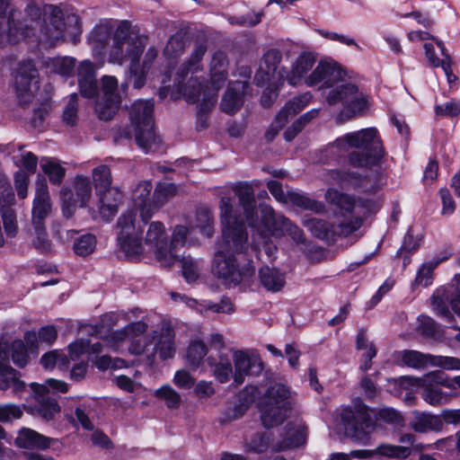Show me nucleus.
I'll return each instance as SVG.
<instances>
[{"label":"nucleus","mask_w":460,"mask_h":460,"mask_svg":"<svg viewBox=\"0 0 460 460\" xmlns=\"http://www.w3.org/2000/svg\"><path fill=\"white\" fill-rule=\"evenodd\" d=\"M43 64L49 73L66 76L73 74L75 59L70 57L48 58Z\"/></svg>","instance_id":"4c0bfd02"},{"label":"nucleus","mask_w":460,"mask_h":460,"mask_svg":"<svg viewBox=\"0 0 460 460\" xmlns=\"http://www.w3.org/2000/svg\"><path fill=\"white\" fill-rule=\"evenodd\" d=\"M341 79L342 71L335 63L322 60L305 78V84L309 87L322 84V88L331 89Z\"/></svg>","instance_id":"a211bd4d"},{"label":"nucleus","mask_w":460,"mask_h":460,"mask_svg":"<svg viewBox=\"0 0 460 460\" xmlns=\"http://www.w3.org/2000/svg\"><path fill=\"white\" fill-rule=\"evenodd\" d=\"M402 362L407 367L413 368H423L430 366V354H423L417 350H402L400 352Z\"/></svg>","instance_id":"09e8293b"},{"label":"nucleus","mask_w":460,"mask_h":460,"mask_svg":"<svg viewBox=\"0 0 460 460\" xmlns=\"http://www.w3.org/2000/svg\"><path fill=\"white\" fill-rule=\"evenodd\" d=\"M182 274L188 282L197 280L199 275V261L191 258L190 256H182L181 259Z\"/></svg>","instance_id":"13d9d810"},{"label":"nucleus","mask_w":460,"mask_h":460,"mask_svg":"<svg viewBox=\"0 0 460 460\" xmlns=\"http://www.w3.org/2000/svg\"><path fill=\"white\" fill-rule=\"evenodd\" d=\"M326 102L330 105L342 103L344 108L337 116V120L341 123L361 114L367 103L366 96L353 84L332 86L326 93Z\"/></svg>","instance_id":"6e6552de"},{"label":"nucleus","mask_w":460,"mask_h":460,"mask_svg":"<svg viewBox=\"0 0 460 460\" xmlns=\"http://www.w3.org/2000/svg\"><path fill=\"white\" fill-rule=\"evenodd\" d=\"M154 102L151 100L135 102L129 111L130 128L135 141L145 153L155 150L159 139L154 130Z\"/></svg>","instance_id":"39448f33"},{"label":"nucleus","mask_w":460,"mask_h":460,"mask_svg":"<svg viewBox=\"0 0 460 460\" xmlns=\"http://www.w3.org/2000/svg\"><path fill=\"white\" fill-rule=\"evenodd\" d=\"M99 196V213L105 221H111L117 214L119 205L122 200V193L117 188H111L100 192Z\"/></svg>","instance_id":"393cba45"},{"label":"nucleus","mask_w":460,"mask_h":460,"mask_svg":"<svg viewBox=\"0 0 460 460\" xmlns=\"http://www.w3.org/2000/svg\"><path fill=\"white\" fill-rule=\"evenodd\" d=\"M229 60L223 50H216L211 54L209 61L210 81L215 90L222 88L228 77Z\"/></svg>","instance_id":"b1692460"},{"label":"nucleus","mask_w":460,"mask_h":460,"mask_svg":"<svg viewBox=\"0 0 460 460\" xmlns=\"http://www.w3.org/2000/svg\"><path fill=\"white\" fill-rule=\"evenodd\" d=\"M101 81L102 98L97 102L95 111L100 119L110 120L118 111L128 84L119 87L118 79L113 75H103Z\"/></svg>","instance_id":"9b49d317"},{"label":"nucleus","mask_w":460,"mask_h":460,"mask_svg":"<svg viewBox=\"0 0 460 460\" xmlns=\"http://www.w3.org/2000/svg\"><path fill=\"white\" fill-rule=\"evenodd\" d=\"M437 262H426L418 270L417 276L414 279V285L427 287L431 283L432 272L437 267Z\"/></svg>","instance_id":"e2e57ef3"},{"label":"nucleus","mask_w":460,"mask_h":460,"mask_svg":"<svg viewBox=\"0 0 460 460\" xmlns=\"http://www.w3.org/2000/svg\"><path fill=\"white\" fill-rule=\"evenodd\" d=\"M77 93H74L70 94L68 102L63 111V121L67 125L74 126L77 120Z\"/></svg>","instance_id":"052dcab7"},{"label":"nucleus","mask_w":460,"mask_h":460,"mask_svg":"<svg viewBox=\"0 0 460 460\" xmlns=\"http://www.w3.org/2000/svg\"><path fill=\"white\" fill-rule=\"evenodd\" d=\"M246 87L247 84L242 81L229 84L221 101V109L224 112L234 114L241 109L243 104V95Z\"/></svg>","instance_id":"a878e982"},{"label":"nucleus","mask_w":460,"mask_h":460,"mask_svg":"<svg viewBox=\"0 0 460 460\" xmlns=\"http://www.w3.org/2000/svg\"><path fill=\"white\" fill-rule=\"evenodd\" d=\"M306 428L304 424L288 423L284 438L273 446L274 450L281 451L298 447L305 443Z\"/></svg>","instance_id":"7c9ffc66"},{"label":"nucleus","mask_w":460,"mask_h":460,"mask_svg":"<svg viewBox=\"0 0 460 460\" xmlns=\"http://www.w3.org/2000/svg\"><path fill=\"white\" fill-rule=\"evenodd\" d=\"M122 25L127 26L130 35L143 36L139 31L132 30L128 21L121 22L115 30L111 22H101L93 29L88 36V42L93 52L96 55L108 54L110 63L115 36Z\"/></svg>","instance_id":"ddd939ff"},{"label":"nucleus","mask_w":460,"mask_h":460,"mask_svg":"<svg viewBox=\"0 0 460 460\" xmlns=\"http://www.w3.org/2000/svg\"><path fill=\"white\" fill-rule=\"evenodd\" d=\"M155 349L161 359L165 360L174 356V334L170 329L164 330L159 337Z\"/></svg>","instance_id":"37998d69"},{"label":"nucleus","mask_w":460,"mask_h":460,"mask_svg":"<svg viewBox=\"0 0 460 460\" xmlns=\"http://www.w3.org/2000/svg\"><path fill=\"white\" fill-rule=\"evenodd\" d=\"M451 299L448 291L445 288L437 289L430 298L433 310L439 316L447 320L448 323H452L454 319V316L447 307V303H450Z\"/></svg>","instance_id":"ea45409f"},{"label":"nucleus","mask_w":460,"mask_h":460,"mask_svg":"<svg viewBox=\"0 0 460 460\" xmlns=\"http://www.w3.org/2000/svg\"><path fill=\"white\" fill-rule=\"evenodd\" d=\"M289 391L281 384H274L265 393L261 404L262 425L270 429L278 426L290 411Z\"/></svg>","instance_id":"1a4fd4ad"},{"label":"nucleus","mask_w":460,"mask_h":460,"mask_svg":"<svg viewBox=\"0 0 460 460\" xmlns=\"http://www.w3.org/2000/svg\"><path fill=\"white\" fill-rule=\"evenodd\" d=\"M146 224L142 222L136 209H128L118 218V245L126 255L136 256L143 252L142 235Z\"/></svg>","instance_id":"423d86ee"},{"label":"nucleus","mask_w":460,"mask_h":460,"mask_svg":"<svg viewBox=\"0 0 460 460\" xmlns=\"http://www.w3.org/2000/svg\"><path fill=\"white\" fill-rule=\"evenodd\" d=\"M319 109H312L303 115H301L293 124L288 127L285 133L284 137L287 141L293 140L298 133H300L303 128L308 124L311 120L315 119L319 115Z\"/></svg>","instance_id":"de8ad7c7"},{"label":"nucleus","mask_w":460,"mask_h":460,"mask_svg":"<svg viewBox=\"0 0 460 460\" xmlns=\"http://www.w3.org/2000/svg\"><path fill=\"white\" fill-rule=\"evenodd\" d=\"M12 359L13 363L20 367H24L28 362L27 349L22 341H14L11 344Z\"/></svg>","instance_id":"bf43d9fd"},{"label":"nucleus","mask_w":460,"mask_h":460,"mask_svg":"<svg viewBox=\"0 0 460 460\" xmlns=\"http://www.w3.org/2000/svg\"><path fill=\"white\" fill-rule=\"evenodd\" d=\"M146 36L130 35L126 25H122L115 36L111 52V63L122 65L129 59L130 76L135 88H141L146 83L147 69L139 64V58L146 45Z\"/></svg>","instance_id":"7ed1b4c3"},{"label":"nucleus","mask_w":460,"mask_h":460,"mask_svg":"<svg viewBox=\"0 0 460 460\" xmlns=\"http://www.w3.org/2000/svg\"><path fill=\"white\" fill-rule=\"evenodd\" d=\"M2 218L5 233L9 236H14L17 232V221L13 209L1 208Z\"/></svg>","instance_id":"0e129e2a"},{"label":"nucleus","mask_w":460,"mask_h":460,"mask_svg":"<svg viewBox=\"0 0 460 460\" xmlns=\"http://www.w3.org/2000/svg\"><path fill=\"white\" fill-rule=\"evenodd\" d=\"M261 285L270 292L280 291L286 283L285 274L276 268L263 266L259 270Z\"/></svg>","instance_id":"473e14b6"},{"label":"nucleus","mask_w":460,"mask_h":460,"mask_svg":"<svg viewBox=\"0 0 460 460\" xmlns=\"http://www.w3.org/2000/svg\"><path fill=\"white\" fill-rule=\"evenodd\" d=\"M40 363L46 369L53 368L57 364L65 366L67 363L66 355L58 353L57 350H53L45 353L41 358Z\"/></svg>","instance_id":"774afa93"},{"label":"nucleus","mask_w":460,"mask_h":460,"mask_svg":"<svg viewBox=\"0 0 460 460\" xmlns=\"http://www.w3.org/2000/svg\"><path fill=\"white\" fill-rule=\"evenodd\" d=\"M430 366L440 367L447 370H460V359L454 357L432 355Z\"/></svg>","instance_id":"338daca9"},{"label":"nucleus","mask_w":460,"mask_h":460,"mask_svg":"<svg viewBox=\"0 0 460 460\" xmlns=\"http://www.w3.org/2000/svg\"><path fill=\"white\" fill-rule=\"evenodd\" d=\"M211 272L224 285L234 287L250 279L255 273V268L251 261L240 268L233 254L218 250L212 260Z\"/></svg>","instance_id":"0eeeda50"},{"label":"nucleus","mask_w":460,"mask_h":460,"mask_svg":"<svg viewBox=\"0 0 460 460\" xmlns=\"http://www.w3.org/2000/svg\"><path fill=\"white\" fill-rule=\"evenodd\" d=\"M282 59V53L277 49H269L263 56L260 65L259 71L255 75L256 80H261L262 84H283L286 81L287 69L281 67L278 70L279 65Z\"/></svg>","instance_id":"dca6fc26"},{"label":"nucleus","mask_w":460,"mask_h":460,"mask_svg":"<svg viewBox=\"0 0 460 460\" xmlns=\"http://www.w3.org/2000/svg\"><path fill=\"white\" fill-rule=\"evenodd\" d=\"M341 418L346 436L356 441H366L367 436L375 429L370 410L359 399L355 401L353 407L344 409Z\"/></svg>","instance_id":"9d476101"},{"label":"nucleus","mask_w":460,"mask_h":460,"mask_svg":"<svg viewBox=\"0 0 460 460\" xmlns=\"http://www.w3.org/2000/svg\"><path fill=\"white\" fill-rule=\"evenodd\" d=\"M38 77V71L31 60L20 64L14 85L21 104L27 105L33 100L40 87Z\"/></svg>","instance_id":"2eb2a0df"},{"label":"nucleus","mask_w":460,"mask_h":460,"mask_svg":"<svg viewBox=\"0 0 460 460\" xmlns=\"http://www.w3.org/2000/svg\"><path fill=\"white\" fill-rule=\"evenodd\" d=\"M186 47V32L183 30L177 31L168 40L164 53L169 58L181 56Z\"/></svg>","instance_id":"8fccbe9b"},{"label":"nucleus","mask_w":460,"mask_h":460,"mask_svg":"<svg viewBox=\"0 0 460 460\" xmlns=\"http://www.w3.org/2000/svg\"><path fill=\"white\" fill-rule=\"evenodd\" d=\"M145 243L154 250L157 261L163 267H170L175 261L180 260L178 254L167 250L165 227L160 221H154L149 225Z\"/></svg>","instance_id":"4468645a"},{"label":"nucleus","mask_w":460,"mask_h":460,"mask_svg":"<svg viewBox=\"0 0 460 460\" xmlns=\"http://www.w3.org/2000/svg\"><path fill=\"white\" fill-rule=\"evenodd\" d=\"M412 449L406 446H397L392 444H382L378 446L375 452L384 457L404 460L411 454Z\"/></svg>","instance_id":"49530a36"},{"label":"nucleus","mask_w":460,"mask_h":460,"mask_svg":"<svg viewBox=\"0 0 460 460\" xmlns=\"http://www.w3.org/2000/svg\"><path fill=\"white\" fill-rule=\"evenodd\" d=\"M234 364V382L239 385L246 376H259L263 370V363L257 355H249L243 350H234L233 354Z\"/></svg>","instance_id":"f3484780"},{"label":"nucleus","mask_w":460,"mask_h":460,"mask_svg":"<svg viewBox=\"0 0 460 460\" xmlns=\"http://www.w3.org/2000/svg\"><path fill=\"white\" fill-rule=\"evenodd\" d=\"M261 217L263 226L273 235H284L286 230L291 227V221L281 214H276L270 206L263 205L261 207Z\"/></svg>","instance_id":"c85d7f7f"},{"label":"nucleus","mask_w":460,"mask_h":460,"mask_svg":"<svg viewBox=\"0 0 460 460\" xmlns=\"http://www.w3.org/2000/svg\"><path fill=\"white\" fill-rule=\"evenodd\" d=\"M51 441V438L26 428H23L16 438V444L24 448H48Z\"/></svg>","instance_id":"f704fd0d"},{"label":"nucleus","mask_w":460,"mask_h":460,"mask_svg":"<svg viewBox=\"0 0 460 460\" xmlns=\"http://www.w3.org/2000/svg\"><path fill=\"white\" fill-rule=\"evenodd\" d=\"M8 344L0 342V360L7 358ZM13 388L14 394H19L25 387L24 382L19 378V374L9 365L0 362V389Z\"/></svg>","instance_id":"5701e85b"},{"label":"nucleus","mask_w":460,"mask_h":460,"mask_svg":"<svg viewBox=\"0 0 460 460\" xmlns=\"http://www.w3.org/2000/svg\"><path fill=\"white\" fill-rule=\"evenodd\" d=\"M32 226L34 234V237L32 238L33 247L40 252H47L50 251L51 243L48 238L45 225L32 224Z\"/></svg>","instance_id":"6e6d98bb"},{"label":"nucleus","mask_w":460,"mask_h":460,"mask_svg":"<svg viewBox=\"0 0 460 460\" xmlns=\"http://www.w3.org/2000/svg\"><path fill=\"white\" fill-rule=\"evenodd\" d=\"M208 46L205 42L195 43L189 58L178 67L174 77V85L183 98L190 103L199 100L202 93H217L204 90L205 78L199 75L203 71L202 60L207 53Z\"/></svg>","instance_id":"f03ea898"},{"label":"nucleus","mask_w":460,"mask_h":460,"mask_svg":"<svg viewBox=\"0 0 460 460\" xmlns=\"http://www.w3.org/2000/svg\"><path fill=\"white\" fill-rule=\"evenodd\" d=\"M51 203L49 188L44 179L36 182L35 197L32 207V224L45 225V219L50 214Z\"/></svg>","instance_id":"4be33fe9"},{"label":"nucleus","mask_w":460,"mask_h":460,"mask_svg":"<svg viewBox=\"0 0 460 460\" xmlns=\"http://www.w3.org/2000/svg\"><path fill=\"white\" fill-rule=\"evenodd\" d=\"M199 228L202 234L211 237L214 234V218L208 208H199L196 211L195 224L192 228Z\"/></svg>","instance_id":"c03bdc74"},{"label":"nucleus","mask_w":460,"mask_h":460,"mask_svg":"<svg viewBox=\"0 0 460 460\" xmlns=\"http://www.w3.org/2000/svg\"><path fill=\"white\" fill-rule=\"evenodd\" d=\"M40 168L42 172L48 175L52 184H61L66 175V169L61 165L58 160L52 157H42L40 159Z\"/></svg>","instance_id":"58836bf2"},{"label":"nucleus","mask_w":460,"mask_h":460,"mask_svg":"<svg viewBox=\"0 0 460 460\" xmlns=\"http://www.w3.org/2000/svg\"><path fill=\"white\" fill-rule=\"evenodd\" d=\"M270 437L266 433H258L246 444V450L252 453H263L270 446Z\"/></svg>","instance_id":"680f3d73"},{"label":"nucleus","mask_w":460,"mask_h":460,"mask_svg":"<svg viewBox=\"0 0 460 460\" xmlns=\"http://www.w3.org/2000/svg\"><path fill=\"white\" fill-rule=\"evenodd\" d=\"M327 202L339 209L341 213H351L357 207L355 199L334 189H329L325 193Z\"/></svg>","instance_id":"e433bc0d"},{"label":"nucleus","mask_w":460,"mask_h":460,"mask_svg":"<svg viewBox=\"0 0 460 460\" xmlns=\"http://www.w3.org/2000/svg\"><path fill=\"white\" fill-rule=\"evenodd\" d=\"M176 190L177 188L173 183H158L153 194L152 204H149L148 210L144 211L143 223H148L155 213L176 193Z\"/></svg>","instance_id":"c756f323"},{"label":"nucleus","mask_w":460,"mask_h":460,"mask_svg":"<svg viewBox=\"0 0 460 460\" xmlns=\"http://www.w3.org/2000/svg\"><path fill=\"white\" fill-rule=\"evenodd\" d=\"M93 181L96 192L112 188V178L110 168L102 164L93 170Z\"/></svg>","instance_id":"864d4df0"},{"label":"nucleus","mask_w":460,"mask_h":460,"mask_svg":"<svg viewBox=\"0 0 460 460\" xmlns=\"http://www.w3.org/2000/svg\"><path fill=\"white\" fill-rule=\"evenodd\" d=\"M412 429L417 432H427L429 430H439L442 429L443 421L440 417L429 413H418L411 424Z\"/></svg>","instance_id":"a19ab883"},{"label":"nucleus","mask_w":460,"mask_h":460,"mask_svg":"<svg viewBox=\"0 0 460 460\" xmlns=\"http://www.w3.org/2000/svg\"><path fill=\"white\" fill-rule=\"evenodd\" d=\"M154 395L163 400L169 409H178L181 403L180 394L169 385H164L155 390Z\"/></svg>","instance_id":"603ef678"},{"label":"nucleus","mask_w":460,"mask_h":460,"mask_svg":"<svg viewBox=\"0 0 460 460\" xmlns=\"http://www.w3.org/2000/svg\"><path fill=\"white\" fill-rule=\"evenodd\" d=\"M31 389L36 400V411L45 420H53L55 415L59 412L60 408L57 399L50 394L49 388L43 385L31 383Z\"/></svg>","instance_id":"412c9836"},{"label":"nucleus","mask_w":460,"mask_h":460,"mask_svg":"<svg viewBox=\"0 0 460 460\" xmlns=\"http://www.w3.org/2000/svg\"><path fill=\"white\" fill-rule=\"evenodd\" d=\"M222 243L219 250L242 253L248 248V233L243 219L235 213L233 199L223 196L219 202Z\"/></svg>","instance_id":"20e7f679"},{"label":"nucleus","mask_w":460,"mask_h":460,"mask_svg":"<svg viewBox=\"0 0 460 460\" xmlns=\"http://www.w3.org/2000/svg\"><path fill=\"white\" fill-rule=\"evenodd\" d=\"M207 352L208 349L204 342L200 341H192L187 349L188 363L193 367H197L207 355Z\"/></svg>","instance_id":"4d7b16f0"},{"label":"nucleus","mask_w":460,"mask_h":460,"mask_svg":"<svg viewBox=\"0 0 460 460\" xmlns=\"http://www.w3.org/2000/svg\"><path fill=\"white\" fill-rule=\"evenodd\" d=\"M50 17L45 28V35L51 44L66 38V23L63 20L61 9L55 5H50Z\"/></svg>","instance_id":"2f4dec72"},{"label":"nucleus","mask_w":460,"mask_h":460,"mask_svg":"<svg viewBox=\"0 0 460 460\" xmlns=\"http://www.w3.org/2000/svg\"><path fill=\"white\" fill-rule=\"evenodd\" d=\"M362 223V218L359 217L339 219L332 223V234L337 236H348L359 229Z\"/></svg>","instance_id":"3c124183"},{"label":"nucleus","mask_w":460,"mask_h":460,"mask_svg":"<svg viewBox=\"0 0 460 460\" xmlns=\"http://www.w3.org/2000/svg\"><path fill=\"white\" fill-rule=\"evenodd\" d=\"M287 203L289 202L299 208L315 212H321L323 209V205L321 202H317L304 193L289 190L287 192Z\"/></svg>","instance_id":"a18cd8bd"},{"label":"nucleus","mask_w":460,"mask_h":460,"mask_svg":"<svg viewBox=\"0 0 460 460\" xmlns=\"http://www.w3.org/2000/svg\"><path fill=\"white\" fill-rule=\"evenodd\" d=\"M260 186L259 181H237L232 189L238 198L239 205L243 210L246 220L250 226H253L256 221V199L254 196V189Z\"/></svg>","instance_id":"6ab92c4d"},{"label":"nucleus","mask_w":460,"mask_h":460,"mask_svg":"<svg viewBox=\"0 0 460 460\" xmlns=\"http://www.w3.org/2000/svg\"><path fill=\"white\" fill-rule=\"evenodd\" d=\"M96 247V238L92 234L78 237L74 243V252L76 255L85 257L93 252Z\"/></svg>","instance_id":"5fc2aeb1"},{"label":"nucleus","mask_w":460,"mask_h":460,"mask_svg":"<svg viewBox=\"0 0 460 460\" xmlns=\"http://www.w3.org/2000/svg\"><path fill=\"white\" fill-rule=\"evenodd\" d=\"M60 197L63 202L62 213L65 217L70 218L77 204L84 208L92 197V184L89 178L76 175L72 187H65L60 190Z\"/></svg>","instance_id":"f8f14e48"},{"label":"nucleus","mask_w":460,"mask_h":460,"mask_svg":"<svg viewBox=\"0 0 460 460\" xmlns=\"http://www.w3.org/2000/svg\"><path fill=\"white\" fill-rule=\"evenodd\" d=\"M78 86L80 93L85 98H93L98 91L95 79L93 64L89 60H84L78 66Z\"/></svg>","instance_id":"bb28decb"},{"label":"nucleus","mask_w":460,"mask_h":460,"mask_svg":"<svg viewBox=\"0 0 460 460\" xmlns=\"http://www.w3.org/2000/svg\"><path fill=\"white\" fill-rule=\"evenodd\" d=\"M311 229L313 233L319 238L329 239L334 236L332 234V223H328L324 220L313 219L310 221Z\"/></svg>","instance_id":"69168bd1"},{"label":"nucleus","mask_w":460,"mask_h":460,"mask_svg":"<svg viewBox=\"0 0 460 460\" xmlns=\"http://www.w3.org/2000/svg\"><path fill=\"white\" fill-rule=\"evenodd\" d=\"M316 61L315 56L311 52H303L296 58L290 71L287 70L286 81L293 86L305 81V75L312 70Z\"/></svg>","instance_id":"cd10ccee"},{"label":"nucleus","mask_w":460,"mask_h":460,"mask_svg":"<svg viewBox=\"0 0 460 460\" xmlns=\"http://www.w3.org/2000/svg\"><path fill=\"white\" fill-rule=\"evenodd\" d=\"M440 384L446 387H451L452 385L442 379L440 373H429L423 379L418 380V385H422L421 394L425 402L430 405H441L447 401V395L438 387Z\"/></svg>","instance_id":"aec40b11"},{"label":"nucleus","mask_w":460,"mask_h":460,"mask_svg":"<svg viewBox=\"0 0 460 460\" xmlns=\"http://www.w3.org/2000/svg\"><path fill=\"white\" fill-rule=\"evenodd\" d=\"M208 365L213 367V375L220 383H226L230 376H234L233 367L229 358L226 355L219 357V361H216L213 358H208Z\"/></svg>","instance_id":"79ce46f5"},{"label":"nucleus","mask_w":460,"mask_h":460,"mask_svg":"<svg viewBox=\"0 0 460 460\" xmlns=\"http://www.w3.org/2000/svg\"><path fill=\"white\" fill-rule=\"evenodd\" d=\"M152 189V183L144 181L139 182L133 191V207L130 209H136L137 212H139V217L142 219L144 211L148 210L149 204H152V199H150Z\"/></svg>","instance_id":"c9c22d12"},{"label":"nucleus","mask_w":460,"mask_h":460,"mask_svg":"<svg viewBox=\"0 0 460 460\" xmlns=\"http://www.w3.org/2000/svg\"><path fill=\"white\" fill-rule=\"evenodd\" d=\"M328 150L348 155V163L356 168H365L375 172L370 176H360L356 172L332 171V178L337 183H349L354 188H360L365 192H374L379 188L377 168L380 167L385 155V149L376 128H363L347 133L328 146Z\"/></svg>","instance_id":"f257e3e1"},{"label":"nucleus","mask_w":460,"mask_h":460,"mask_svg":"<svg viewBox=\"0 0 460 460\" xmlns=\"http://www.w3.org/2000/svg\"><path fill=\"white\" fill-rule=\"evenodd\" d=\"M313 95L310 92L304 93L289 100L278 113V119L282 123H288L289 118L305 109L312 101Z\"/></svg>","instance_id":"72a5a7b5"}]
</instances>
